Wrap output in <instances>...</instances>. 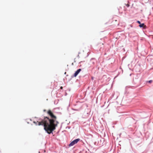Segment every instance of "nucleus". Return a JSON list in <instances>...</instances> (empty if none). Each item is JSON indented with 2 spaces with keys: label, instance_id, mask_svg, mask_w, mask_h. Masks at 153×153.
Masks as SVG:
<instances>
[{
  "label": "nucleus",
  "instance_id": "obj_11",
  "mask_svg": "<svg viewBox=\"0 0 153 153\" xmlns=\"http://www.w3.org/2000/svg\"><path fill=\"white\" fill-rule=\"evenodd\" d=\"M45 111V110H44V111Z\"/></svg>",
  "mask_w": 153,
  "mask_h": 153
},
{
  "label": "nucleus",
  "instance_id": "obj_1",
  "mask_svg": "<svg viewBox=\"0 0 153 153\" xmlns=\"http://www.w3.org/2000/svg\"><path fill=\"white\" fill-rule=\"evenodd\" d=\"M48 113L52 119H50L46 117L41 122H38L37 121V122H36L34 121L33 123L37 125V123L38 122V125L43 126L44 130L48 134H53V131L56 129V128L59 123L56 120V117L50 110L48 111Z\"/></svg>",
  "mask_w": 153,
  "mask_h": 153
},
{
  "label": "nucleus",
  "instance_id": "obj_2",
  "mask_svg": "<svg viewBox=\"0 0 153 153\" xmlns=\"http://www.w3.org/2000/svg\"><path fill=\"white\" fill-rule=\"evenodd\" d=\"M79 140L80 139L79 138L76 139L74 140L70 143V144L69 145V146H73L74 145L77 143Z\"/></svg>",
  "mask_w": 153,
  "mask_h": 153
},
{
  "label": "nucleus",
  "instance_id": "obj_3",
  "mask_svg": "<svg viewBox=\"0 0 153 153\" xmlns=\"http://www.w3.org/2000/svg\"><path fill=\"white\" fill-rule=\"evenodd\" d=\"M96 62L95 59L93 58H91L90 61V64L91 65H93Z\"/></svg>",
  "mask_w": 153,
  "mask_h": 153
},
{
  "label": "nucleus",
  "instance_id": "obj_5",
  "mask_svg": "<svg viewBox=\"0 0 153 153\" xmlns=\"http://www.w3.org/2000/svg\"><path fill=\"white\" fill-rule=\"evenodd\" d=\"M144 26V23L140 24L139 25V27H143Z\"/></svg>",
  "mask_w": 153,
  "mask_h": 153
},
{
  "label": "nucleus",
  "instance_id": "obj_4",
  "mask_svg": "<svg viewBox=\"0 0 153 153\" xmlns=\"http://www.w3.org/2000/svg\"><path fill=\"white\" fill-rule=\"evenodd\" d=\"M81 69H78L75 73L74 74V77H76L79 73L81 71Z\"/></svg>",
  "mask_w": 153,
  "mask_h": 153
},
{
  "label": "nucleus",
  "instance_id": "obj_10",
  "mask_svg": "<svg viewBox=\"0 0 153 153\" xmlns=\"http://www.w3.org/2000/svg\"><path fill=\"white\" fill-rule=\"evenodd\" d=\"M78 56L79 57V55H78Z\"/></svg>",
  "mask_w": 153,
  "mask_h": 153
},
{
  "label": "nucleus",
  "instance_id": "obj_6",
  "mask_svg": "<svg viewBox=\"0 0 153 153\" xmlns=\"http://www.w3.org/2000/svg\"><path fill=\"white\" fill-rule=\"evenodd\" d=\"M148 82H149V83H151L152 82V80H150Z\"/></svg>",
  "mask_w": 153,
  "mask_h": 153
},
{
  "label": "nucleus",
  "instance_id": "obj_8",
  "mask_svg": "<svg viewBox=\"0 0 153 153\" xmlns=\"http://www.w3.org/2000/svg\"><path fill=\"white\" fill-rule=\"evenodd\" d=\"M126 6H127L128 7H129V5L128 4H127V5H126Z\"/></svg>",
  "mask_w": 153,
  "mask_h": 153
},
{
  "label": "nucleus",
  "instance_id": "obj_7",
  "mask_svg": "<svg viewBox=\"0 0 153 153\" xmlns=\"http://www.w3.org/2000/svg\"><path fill=\"white\" fill-rule=\"evenodd\" d=\"M137 22L139 24H141L140 22V21H137Z\"/></svg>",
  "mask_w": 153,
  "mask_h": 153
},
{
  "label": "nucleus",
  "instance_id": "obj_9",
  "mask_svg": "<svg viewBox=\"0 0 153 153\" xmlns=\"http://www.w3.org/2000/svg\"><path fill=\"white\" fill-rule=\"evenodd\" d=\"M62 87H61V89H62Z\"/></svg>",
  "mask_w": 153,
  "mask_h": 153
}]
</instances>
